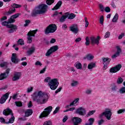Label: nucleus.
<instances>
[{"instance_id":"obj_59","label":"nucleus","mask_w":125,"mask_h":125,"mask_svg":"<svg viewBox=\"0 0 125 125\" xmlns=\"http://www.w3.org/2000/svg\"><path fill=\"white\" fill-rule=\"evenodd\" d=\"M105 12H110L111 11V9L109 7H106L104 9Z\"/></svg>"},{"instance_id":"obj_15","label":"nucleus","mask_w":125,"mask_h":125,"mask_svg":"<svg viewBox=\"0 0 125 125\" xmlns=\"http://www.w3.org/2000/svg\"><path fill=\"white\" fill-rule=\"evenodd\" d=\"M9 97V93H6L5 94L3 95V96L0 99V104H3V103H5V101L7 100V99Z\"/></svg>"},{"instance_id":"obj_16","label":"nucleus","mask_w":125,"mask_h":125,"mask_svg":"<svg viewBox=\"0 0 125 125\" xmlns=\"http://www.w3.org/2000/svg\"><path fill=\"white\" fill-rule=\"evenodd\" d=\"M121 68H122V65L119 64L115 67L110 68L109 71L110 73H116V72H118V71H120V70H121Z\"/></svg>"},{"instance_id":"obj_1","label":"nucleus","mask_w":125,"mask_h":125,"mask_svg":"<svg viewBox=\"0 0 125 125\" xmlns=\"http://www.w3.org/2000/svg\"><path fill=\"white\" fill-rule=\"evenodd\" d=\"M32 98L36 103L42 105L48 101V94L46 92L39 91L34 92L32 95Z\"/></svg>"},{"instance_id":"obj_53","label":"nucleus","mask_w":125,"mask_h":125,"mask_svg":"<svg viewBox=\"0 0 125 125\" xmlns=\"http://www.w3.org/2000/svg\"><path fill=\"white\" fill-rule=\"evenodd\" d=\"M68 116L65 115L62 119L63 123H66V122H67V120H68Z\"/></svg>"},{"instance_id":"obj_48","label":"nucleus","mask_w":125,"mask_h":125,"mask_svg":"<svg viewBox=\"0 0 125 125\" xmlns=\"http://www.w3.org/2000/svg\"><path fill=\"white\" fill-rule=\"evenodd\" d=\"M15 103L17 107H22V103L20 102H15Z\"/></svg>"},{"instance_id":"obj_10","label":"nucleus","mask_w":125,"mask_h":125,"mask_svg":"<svg viewBox=\"0 0 125 125\" xmlns=\"http://www.w3.org/2000/svg\"><path fill=\"white\" fill-rule=\"evenodd\" d=\"M9 73H10V69L7 68L4 73L0 75V81L7 79L9 77Z\"/></svg>"},{"instance_id":"obj_63","label":"nucleus","mask_w":125,"mask_h":125,"mask_svg":"<svg viewBox=\"0 0 125 125\" xmlns=\"http://www.w3.org/2000/svg\"><path fill=\"white\" fill-rule=\"evenodd\" d=\"M100 8L101 9V11H102V12L104 11V6H103V5L100 4Z\"/></svg>"},{"instance_id":"obj_64","label":"nucleus","mask_w":125,"mask_h":125,"mask_svg":"<svg viewBox=\"0 0 125 125\" xmlns=\"http://www.w3.org/2000/svg\"><path fill=\"white\" fill-rule=\"evenodd\" d=\"M0 123H4L5 124V120L2 117L0 118Z\"/></svg>"},{"instance_id":"obj_32","label":"nucleus","mask_w":125,"mask_h":125,"mask_svg":"<svg viewBox=\"0 0 125 125\" xmlns=\"http://www.w3.org/2000/svg\"><path fill=\"white\" fill-rule=\"evenodd\" d=\"M66 13H65L64 15L62 16L60 19V22H61L62 23H63L64 21H66Z\"/></svg>"},{"instance_id":"obj_49","label":"nucleus","mask_w":125,"mask_h":125,"mask_svg":"<svg viewBox=\"0 0 125 125\" xmlns=\"http://www.w3.org/2000/svg\"><path fill=\"white\" fill-rule=\"evenodd\" d=\"M59 110H60V107L59 106L57 107L55 109V110L54 111L53 114H57V113H58V112L59 111Z\"/></svg>"},{"instance_id":"obj_51","label":"nucleus","mask_w":125,"mask_h":125,"mask_svg":"<svg viewBox=\"0 0 125 125\" xmlns=\"http://www.w3.org/2000/svg\"><path fill=\"white\" fill-rule=\"evenodd\" d=\"M100 23L103 25V23H104V18L103 17V16H102L100 19Z\"/></svg>"},{"instance_id":"obj_8","label":"nucleus","mask_w":125,"mask_h":125,"mask_svg":"<svg viewBox=\"0 0 125 125\" xmlns=\"http://www.w3.org/2000/svg\"><path fill=\"white\" fill-rule=\"evenodd\" d=\"M75 113L77 114V115H79V116H85V115H86V110L84 107H80L76 109Z\"/></svg>"},{"instance_id":"obj_46","label":"nucleus","mask_w":125,"mask_h":125,"mask_svg":"<svg viewBox=\"0 0 125 125\" xmlns=\"http://www.w3.org/2000/svg\"><path fill=\"white\" fill-rule=\"evenodd\" d=\"M84 20H85V27L87 28L88 27V25L89 24V22H88V21H87V18L86 17L84 18Z\"/></svg>"},{"instance_id":"obj_31","label":"nucleus","mask_w":125,"mask_h":125,"mask_svg":"<svg viewBox=\"0 0 125 125\" xmlns=\"http://www.w3.org/2000/svg\"><path fill=\"white\" fill-rule=\"evenodd\" d=\"M118 19H119V15L116 13L112 19V22L116 23L118 21Z\"/></svg>"},{"instance_id":"obj_14","label":"nucleus","mask_w":125,"mask_h":125,"mask_svg":"<svg viewBox=\"0 0 125 125\" xmlns=\"http://www.w3.org/2000/svg\"><path fill=\"white\" fill-rule=\"evenodd\" d=\"M91 43L92 44H99V40H100V36H97V38L94 37H91L90 38Z\"/></svg>"},{"instance_id":"obj_24","label":"nucleus","mask_w":125,"mask_h":125,"mask_svg":"<svg viewBox=\"0 0 125 125\" xmlns=\"http://www.w3.org/2000/svg\"><path fill=\"white\" fill-rule=\"evenodd\" d=\"M74 66L75 68L79 69V70H82L83 69V65H82V63L81 62H76Z\"/></svg>"},{"instance_id":"obj_9","label":"nucleus","mask_w":125,"mask_h":125,"mask_svg":"<svg viewBox=\"0 0 125 125\" xmlns=\"http://www.w3.org/2000/svg\"><path fill=\"white\" fill-rule=\"evenodd\" d=\"M6 27L9 29L7 30L8 34H13L17 30V26L13 24L7 25Z\"/></svg>"},{"instance_id":"obj_29","label":"nucleus","mask_w":125,"mask_h":125,"mask_svg":"<svg viewBox=\"0 0 125 125\" xmlns=\"http://www.w3.org/2000/svg\"><path fill=\"white\" fill-rule=\"evenodd\" d=\"M83 58L84 60H85V59H87L88 61H90V60H92V59L94 58V56H92L90 54H89L86 57H84Z\"/></svg>"},{"instance_id":"obj_6","label":"nucleus","mask_w":125,"mask_h":125,"mask_svg":"<svg viewBox=\"0 0 125 125\" xmlns=\"http://www.w3.org/2000/svg\"><path fill=\"white\" fill-rule=\"evenodd\" d=\"M53 107L52 106H49L44 109L42 113H41V116H39L40 119L42 118H46L48 117V115L50 114L52 111Z\"/></svg>"},{"instance_id":"obj_45","label":"nucleus","mask_w":125,"mask_h":125,"mask_svg":"<svg viewBox=\"0 0 125 125\" xmlns=\"http://www.w3.org/2000/svg\"><path fill=\"white\" fill-rule=\"evenodd\" d=\"M85 41H86V42L85 43V45H86L87 46L89 45V43H90V42H89V38L88 37H86Z\"/></svg>"},{"instance_id":"obj_55","label":"nucleus","mask_w":125,"mask_h":125,"mask_svg":"<svg viewBox=\"0 0 125 125\" xmlns=\"http://www.w3.org/2000/svg\"><path fill=\"white\" fill-rule=\"evenodd\" d=\"M33 87H28L27 88V92L28 93H30V92H31V91H33Z\"/></svg>"},{"instance_id":"obj_34","label":"nucleus","mask_w":125,"mask_h":125,"mask_svg":"<svg viewBox=\"0 0 125 125\" xmlns=\"http://www.w3.org/2000/svg\"><path fill=\"white\" fill-rule=\"evenodd\" d=\"M124 82V79L122 77H119L117 81V83L118 84H121Z\"/></svg>"},{"instance_id":"obj_62","label":"nucleus","mask_w":125,"mask_h":125,"mask_svg":"<svg viewBox=\"0 0 125 125\" xmlns=\"http://www.w3.org/2000/svg\"><path fill=\"white\" fill-rule=\"evenodd\" d=\"M27 106L28 108H32V107H33V104H32V101H29Z\"/></svg>"},{"instance_id":"obj_12","label":"nucleus","mask_w":125,"mask_h":125,"mask_svg":"<svg viewBox=\"0 0 125 125\" xmlns=\"http://www.w3.org/2000/svg\"><path fill=\"white\" fill-rule=\"evenodd\" d=\"M104 116L108 121L111 120V117H112V111L110 108H106L105 111L104 112Z\"/></svg>"},{"instance_id":"obj_37","label":"nucleus","mask_w":125,"mask_h":125,"mask_svg":"<svg viewBox=\"0 0 125 125\" xmlns=\"http://www.w3.org/2000/svg\"><path fill=\"white\" fill-rule=\"evenodd\" d=\"M8 65V63H7V62H1L0 64V67H1V68H3V67H7Z\"/></svg>"},{"instance_id":"obj_22","label":"nucleus","mask_w":125,"mask_h":125,"mask_svg":"<svg viewBox=\"0 0 125 125\" xmlns=\"http://www.w3.org/2000/svg\"><path fill=\"white\" fill-rule=\"evenodd\" d=\"M111 91L112 92H117L119 91V88H118V86L116 85L114 83L111 84Z\"/></svg>"},{"instance_id":"obj_20","label":"nucleus","mask_w":125,"mask_h":125,"mask_svg":"<svg viewBox=\"0 0 125 125\" xmlns=\"http://www.w3.org/2000/svg\"><path fill=\"white\" fill-rule=\"evenodd\" d=\"M65 17L66 18H68V19H74V18L76 17V15L73 13L70 14L69 12H66L65 13Z\"/></svg>"},{"instance_id":"obj_39","label":"nucleus","mask_w":125,"mask_h":125,"mask_svg":"<svg viewBox=\"0 0 125 125\" xmlns=\"http://www.w3.org/2000/svg\"><path fill=\"white\" fill-rule=\"evenodd\" d=\"M96 111L95 110H91L87 114V117H90V116H92L94 113H95Z\"/></svg>"},{"instance_id":"obj_58","label":"nucleus","mask_w":125,"mask_h":125,"mask_svg":"<svg viewBox=\"0 0 125 125\" xmlns=\"http://www.w3.org/2000/svg\"><path fill=\"white\" fill-rule=\"evenodd\" d=\"M35 65L36 66H42V63L41 62L38 61L35 62Z\"/></svg>"},{"instance_id":"obj_43","label":"nucleus","mask_w":125,"mask_h":125,"mask_svg":"<svg viewBox=\"0 0 125 125\" xmlns=\"http://www.w3.org/2000/svg\"><path fill=\"white\" fill-rule=\"evenodd\" d=\"M119 91L120 93H121V94H123V93H125V87H121Z\"/></svg>"},{"instance_id":"obj_41","label":"nucleus","mask_w":125,"mask_h":125,"mask_svg":"<svg viewBox=\"0 0 125 125\" xmlns=\"http://www.w3.org/2000/svg\"><path fill=\"white\" fill-rule=\"evenodd\" d=\"M43 125H52V122H51V121H50V120L45 121L43 124Z\"/></svg>"},{"instance_id":"obj_26","label":"nucleus","mask_w":125,"mask_h":125,"mask_svg":"<svg viewBox=\"0 0 125 125\" xmlns=\"http://www.w3.org/2000/svg\"><path fill=\"white\" fill-rule=\"evenodd\" d=\"M35 50H36V48H35V47H31V48H30L29 50L27 51L28 55H32V54H33V53L35 52Z\"/></svg>"},{"instance_id":"obj_42","label":"nucleus","mask_w":125,"mask_h":125,"mask_svg":"<svg viewBox=\"0 0 125 125\" xmlns=\"http://www.w3.org/2000/svg\"><path fill=\"white\" fill-rule=\"evenodd\" d=\"M14 22H15V20H14L11 17L8 20V24H11V23H14Z\"/></svg>"},{"instance_id":"obj_35","label":"nucleus","mask_w":125,"mask_h":125,"mask_svg":"<svg viewBox=\"0 0 125 125\" xmlns=\"http://www.w3.org/2000/svg\"><path fill=\"white\" fill-rule=\"evenodd\" d=\"M78 84H79V82L78 81H72L71 83V86H77V85H78Z\"/></svg>"},{"instance_id":"obj_17","label":"nucleus","mask_w":125,"mask_h":125,"mask_svg":"<svg viewBox=\"0 0 125 125\" xmlns=\"http://www.w3.org/2000/svg\"><path fill=\"white\" fill-rule=\"evenodd\" d=\"M72 122L73 125H79L82 124V120L80 118L75 117L73 118Z\"/></svg>"},{"instance_id":"obj_33","label":"nucleus","mask_w":125,"mask_h":125,"mask_svg":"<svg viewBox=\"0 0 125 125\" xmlns=\"http://www.w3.org/2000/svg\"><path fill=\"white\" fill-rule=\"evenodd\" d=\"M11 6L13 8H20V7H21V5H19L16 3H13L12 4Z\"/></svg>"},{"instance_id":"obj_40","label":"nucleus","mask_w":125,"mask_h":125,"mask_svg":"<svg viewBox=\"0 0 125 125\" xmlns=\"http://www.w3.org/2000/svg\"><path fill=\"white\" fill-rule=\"evenodd\" d=\"M25 24H24V27H28L29 24L31 23V21L29 20H26L25 21Z\"/></svg>"},{"instance_id":"obj_19","label":"nucleus","mask_w":125,"mask_h":125,"mask_svg":"<svg viewBox=\"0 0 125 125\" xmlns=\"http://www.w3.org/2000/svg\"><path fill=\"white\" fill-rule=\"evenodd\" d=\"M20 78H21V72H16L12 78V81H13V82H16V81H18Z\"/></svg>"},{"instance_id":"obj_23","label":"nucleus","mask_w":125,"mask_h":125,"mask_svg":"<svg viewBox=\"0 0 125 125\" xmlns=\"http://www.w3.org/2000/svg\"><path fill=\"white\" fill-rule=\"evenodd\" d=\"M62 5V1L60 0L58 2L56 5L55 6V7L52 9V10H57Z\"/></svg>"},{"instance_id":"obj_28","label":"nucleus","mask_w":125,"mask_h":125,"mask_svg":"<svg viewBox=\"0 0 125 125\" xmlns=\"http://www.w3.org/2000/svg\"><path fill=\"white\" fill-rule=\"evenodd\" d=\"M16 11V10L15 9V8H14L13 7V8H10L8 12L6 13L5 15H7V16H8V15H10L12 14L13 13H14V12H15Z\"/></svg>"},{"instance_id":"obj_61","label":"nucleus","mask_w":125,"mask_h":125,"mask_svg":"<svg viewBox=\"0 0 125 125\" xmlns=\"http://www.w3.org/2000/svg\"><path fill=\"white\" fill-rule=\"evenodd\" d=\"M62 89V87H60L55 91V93H56V94H57L58 92H60L61 91Z\"/></svg>"},{"instance_id":"obj_13","label":"nucleus","mask_w":125,"mask_h":125,"mask_svg":"<svg viewBox=\"0 0 125 125\" xmlns=\"http://www.w3.org/2000/svg\"><path fill=\"white\" fill-rule=\"evenodd\" d=\"M70 31L73 33V34H78L79 33V27L76 24H72L70 27Z\"/></svg>"},{"instance_id":"obj_50","label":"nucleus","mask_w":125,"mask_h":125,"mask_svg":"<svg viewBox=\"0 0 125 125\" xmlns=\"http://www.w3.org/2000/svg\"><path fill=\"white\" fill-rule=\"evenodd\" d=\"M110 32L108 31L105 33V34L104 35V38L105 39H108V38H110Z\"/></svg>"},{"instance_id":"obj_60","label":"nucleus","mask_w":125,"mask_h":125,"mask_svg":"<svg viewBox=\"0 0 125 125\" xmlns=\"http://www.w3.org/2000/svg\"><path fill=\"white\" fill-rule=\"evenodd\" d=\"M7 20V17L4 16L0 19V21L1 22H2V21H4V20Z\"/></svg>"},{"instance_id":"obj_54","label":"nucleus","mask_w":125,"mask_h":125,"mask_svg":"<svg viewBox=\"0 0 125 125\" xmlns=\"http://www.w3.org/2000/svg\"><path fill=\"white\" fill-rule=\"evenodd\" d=\"M9 24L8 21H4L1 23L2 26H7V25H10V24Z\"/></svg>"},{"instance_id":"obj_30","label":"nucleus","mask_w":125,"mask_h":125,"mask_svg":"<svg viewBox=\"0 0 125 125\" xmlns=\"http://www.w3.org/2000/svg\"><path fill=\"white\" fill-rule=\"evenodd\" d=\"M27 43H31L33 42V39H32V36L30 33L27 34Z\"/></svg>"},{"instance_id":"obj_7","label":"nucleus","mask_w":125,"mask_h":125,"mask_svg":"<svg viewBox=\"0 0 125 125\" xmlns=\"http://www.w3.org/2000/svg\"><path fill=\"white\" fill-rule=\"evenodd\" d=\"M59 48L58 47V45H54L51 47L50 49H49L47 50V52L45 54V56H50V55H51V54H52L53 52H55V51H57Z\"/></svg>"},{"instance_id":"obj_57","label":"nucleus","mask_w":125,"mask_h":125,"mask_svg":"<svg viewBox=\"0 0 125 125\" xmlns=\"http://www.w3.org/2000/svg\"><path fill=\"white\" fill-rule=\"evenodd\" d=\"M104 120L102 119L101 120L98 121V124L99 125H102V124H104Z\"/></svg>"},{"instance_id":"obj_21","label":"nucleus","mask_w":125,"mask_h":125,"mask_svg":"<svg viewBox=\"0 0 125 125\" xmlns=\"http://www.w3.org/2000/svg\"><path fill=\"white\" fill-rule=\"evenodd\" d=\"M33 111L32 109H28L25 111V117H30L33 114Z\"/></svg>"},{"instance_id":"obj_4","label":"nucleus","mask_w":125,"mask_h":125,"mask_svg":"<svg viewBox=\"0 0 125 125\" xmlns=\"http://www.w3.org/2000/svg\"><path fill=\"white\" fill-rule=\"evenodd\" d=\"M3 115L4 116H7L9 115H11V118L9 119V121L5 122L6 125H9V124H13L14 123V121H15V117L14 115H13V112L10 108L5 109L3 111Z\"/></svg>"},{"instance_id":"obj_2","label":"nucleus","mask_w":125,"mask_h":125,"mask_svg":"<svg viewBox=\"0 0 125 125\" xmlns=\"http://www.w3.org/2000/svg\"><path fill=\"white\" fill-rule=\"evenodd\" d=\"M47 7L48 6L45 4H41L36 7L33 11L31 15L33 17L37 16L38 14H44L47 11Z\"/></svg>"},{"instance_id":"obj_18","label":"nucleus","mask_w":125,"mask_h":125,"mask_svg":"<svg viewBox=\"0 0 125 125\" xmlns=\"http://www.w3.org/2000/svg\"><path fill=\"white\" fill-rule=\"evenodd\" d=\"M11 60L14 64H18V63L20 61V60L16 57V54L15 53H13L12 54Z\"/></svg>"},{"instance_id":"obj_11","label":"nucleus","mask_w":125,"mask_h":125,"mask_svg":"<svg viewBox=\"0 0 125 125\" xmlns=\"http://www.w3.org/2000/svg\"><path fill=\"white\" fill-rule=\"evenodd\" d=\"M116 48L117 49L116 52L111 56L112 59H115L117 57H119L121 53H122V49L120 46H116Z\"/></svg>"},{"instance_id":"obj_27","label":"nucleus","mask_w":125,"mask_h":125,"mask_svg":"<svg viewBox=\"0 0 125 125\" xmlns=\"http://www.w3.org/2000/svg\"><path fill=\"white\" fill-rule=\"evenodd\" d=\"M103 64H105L106 62V64H109L110 62H111V59L109 58H102Z\"/></svg>"},{"instance_id":"obj_44","label":"nucleus","mask_w":125,"mask_h":125,"mask_svg":"<svg viewBox=\"0 0 125 125\" xmlns=\"http://www.w3.org/2000/svg\"><path fill=\"white\" fill-rule=\"evenodd\" d=\"M19 15H20V14L17 13L13 15L12 16H11V18H13V19H16V18H18V17H19Z\"/></svg>"},{"instance_id":"obj_38","label":"nucleus","mask_w":125,"mask_h":125,"mask_svg":"<svg viewBox=\"0 0 125 125\" xmlns=\"http://www.w3.org/2000/svg\"><path fill=\"white\" fill-rule=\"evenodd\" d=\"M54 2V0H46V3L47 5H51Z\"/></svg>"},{"instance_id":"obj_47","label":"nucleus","mask_w":125,"mask_h":125,"mask_svg":"<svg viewBox=\"0 0 125 125\" xmlns=\"http://www.w3.org/2000/svg\"><path fill=\"white\" fill-rule=\"evenodd\" d=\"M88 121L89 122V124H90L91 125H93V123H94V118H90L89 119Z\"/></svg>"},{"instance_id":"obj_3","label":"nucleus","mask_w":125,"mask_h":125,"mask_svg":"<svg viewBox=\"0 0 125 125\" xmlns=\"http://www.w3.org/2000/svg\"><path fill=\"white\" fill-rule=\"evenodd\" d=\"M44 83H48V85L51 90H55L59 85L58 80L56 78L51 80L50 77H46L44 81Z\"/></svg>"},{"instance_id":"obj_36","label":"nucleus","mask_w":125,"mask_h":125,"mask_svg":"<svg viewBox=\"0 0 125 125\" xmlns=\"http://www.w3.org/2000/svg\"><path fill=\"white\" fill-rule=\"evenodd\" d=\"M17 43L20 45H23L24 40L22 39H20L17 41Z\"/></svg>"},{"instance_id":"obj_52","label":"nucleus","mask_w":125,"mask_h":125,"mask_svg":"<svg viewBox=\"0 0 125 125\" xmlns=\"http://www.w3.org/2000/svg\"><path fill=\"white\" fill-rule=\"evenodd\" d=\"M125 109H120L118 111H117V114H122V113H125Z\"/></svg>"},{"instance_id":"obj_25","label":"nucleus","mask_w":125,"mask_h":125,"mask_svg":"<svg viewBox=\"0 0 125 125\" xmlns=\"http://www.w3.org/2000/svg\"><path fill=\"white\" fill-rule=\"evenodd\" d=\"M95 67H96V64L95 62H91L88 64L87 68L89 70H91V69H93Z\"/></svg>"},{"instance_id":"obj_56","label":"nucleus","mask_w":125,"mask_h":125,"mask_svg":"<svg viewBox=\"0 0 125 125\" xmlns=\"http://www.w3.org/2000/svg\"><path fill=\"white\" fill-rule=\"evenodd\" d=\"M45 71H46V66H45L44 68L40 71V74H44Z\"/></svg>"},{"instance_id":"obj_5","label":"nucleus","mask_w":125,"mask_h":125,"mask_svg":"<svg viewBox=\"0 0 125 125\" xmlns=\"http://www.w3.org/2000/svg\"><path fill=\"white\" fill-rule=\"evenodd\" d=\"M57 30V26L55 24H51L48 26L45 30V34H50L52 33H54Z\"/></svg>"}]
</instances>
